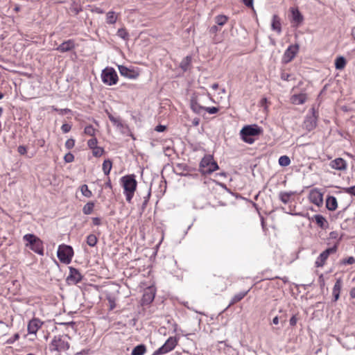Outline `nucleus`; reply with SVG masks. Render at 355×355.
Wrapping results in <instances>:
<instances>
[{
    "label": "nucleus",
    "instance_id": "obj_1",
    "mask_svg": "<svg viewBox=\"0 0 355 355\" xmlns=\"http://www.w3.org/2000/svg\"><path fill=\"white\" fill-rule=\"evenodd\" d=\"M70 337L67 334L55 336L49 345L51 351L59 353L68 350L70 347Z\"/></svg>",
    "mask_w": 355,
    "mask_h": 355
},
{
    "label": "nucleus",
    "instance_id": "obj_2",
    "mask_svg": "<svg viewBox=\"0 0 355 355\" xmlns=\"http://www.w3.org/2000/svg\"><path fill=\"white\" fill-rule=\"evenodd\" d=\"M262 132V129L257 125H248L244 126L241 132L240 135L241 139L248 144H252L254 139L252 137L259 135Z\"/></svg>",
    "mask_w": 355,
    "mask_h": 355
},
{
    "label": "nucleus",
    "instance_id": "obj_3",
    "mask_svg": "<svg viewBox=\"0 0 355 355\" xmlns=\"http://www.w3.org/2000/svg\"><path fill=\"white\" fill-rule=\"evenodd\" d=\"M23 239L27 242V243L26 244V247H28L35 253L40 255H43V243L40 238H38L37 236L33 234H27L24 236Z\"/></svg>",
    "mask_w": 355,
    "mask_h": 355
},
{
    "label": "nucleus",
    "instance_id": "obj_4",
    "mask_svg": "<svg viewBox=\"0 0 355 355\" xmlns=\"http://www.w3.org/2000/svg\"><path fill=\"white\" fill-rule=\"evenodd\" d=\"M218 169V164L211 155L205 156L200 163V171L202 174H211Z\"/></svg>",
    "mask_w": 355,
    "mask_h": 355
},
{
    "label": "nucleus",
    "instance_id": "obj_5",
    "mask_svg": "<svg viewBox=\"0 0 355 355\" xmlns=\"http://www.w3.org/2000/svg\"><path fill=\"white\" fill-rule=\"evenodd\" d=\"M121 183L124 190L126 200L130 202L133 196V174L122 177Z\"/></svg>",
    "mask_w": 355,
    "mask_h": 355
},
{
    "label": "nucleus",
    "instance_id": "obj_6",
    "mask_svg": "<svg viewBox=\"0 0 355 355\" xmlns=\"http://www.w3.org/2000/svg\"><path fill=\"white\" fill-rule=\"evenodd\" d=\"M57 255L61 262L69 263L73 255V248L70 245H60L58 248Z\"/></svg>",
    "mask_w": 355,
    "mask_h": 355
},
{
    "label": "nucleus",
    "instance_id": "obj_7",
    "mask_svg": "<svg viewBox=\"0 0 355 355\" xmlns=\"http://www.w3.org/2000/svg\"><path fill=\"white\" fill-rule=\"evenodd\" d=\"M178 340L176 337H169L165 343L154 352L153 355H162L172 351L178 345Z\"/></svg>",
    "mask_w": 355,
    "mask_h": 355
},
{
    "label": "nucleus",
    "instance_id": "obj_8",
    "mask_svg": "<svg viewBox=\"0 0 355 355\" xmlns=\"http://www.w3.org/2000/svg\"><path fill=\"white\" fill-rule=\"evenodd\" d=\"M102 80L105 84L112 85L116 83L118 76L113 68L107 67L103 70L101 74Z\"/></svg>",
    "mask_w": 355,
    "mask_h": 355
},
{
    "label": "nucleus",
    "instance_id": "obj_9",
    "mask_svg": "<svg viewBox=\"0 0 355 355\" xmlns=\"http://www.w3.org/2000/svg\"><path fill=\"white\" fill-rule=\"evenodd\" d=\"M155 296V288L153 286H148L144 289L143 296L141 298V305H148L154 300Z\"/></svg>",
    "mask_w": 355,
    "mask_h": 355
},
{
    "label": "nucleus",
    "instance_id": "obj_10",
    "mask_svg": "<svg viewBox=\"0 0 355 355\" xmlns=\"http://www.w3.org/2000/svg\"><path fill=\"white\" fill-rule=\"evenodd\" d=\"M299 50L298 44L291 45L285 51L282 60L284 63L290 62L296 55Z\"/></svg>",
    "mask_w": 355,
    "mask_h": 355
},
{
    "label": "nucleus",
    "instance_id": "obj_11",
    "mask_svg": "<svg viewBox=\"0 0 355 355\" xmlns=\"http://www.w3.org/2000/svg\"><path fill=\"white\" fill-rule=\"evenodd\" d=\"M42 324L43 322L38 318H35L31 320L27 327L28 332L31 334H36L37 331Z\"/></svg>",
    "mask_w": 355,
    "mask_h": 355
},
{
    "label": "nucleus",
    "instance_id": "obj_12",
    "mask_svg": "<svg viewBox=\"0 0 355 355\" xmlns=\"http://www.w3.org/2000/svg\"><path fill=\"white\" fill-rule=\"evenodd\" d=\"M329 166L331 168L338 171H345L347 169V162L343 158L338 157L332 160L329 163Z\"/></svg>",
    "mask_w": 355,
    "mask_h": 355
},
{
    "label": "nucleus",
    "instance_id": "obj_13",
    "mask_svg": "<svg viewBox=\"0 0 355 355\" xmlns=\"http://www.w3.org/2000/svg\"><path fill=\"white\" fill-rule=\"evenodd\" d=\"M317 124V118L314 113L306 116L304 121V128L308 131L313 130Z\"/></svg>",
    "mask_w": 355,
    "mask_h": 355
},
{
    "label": "nucleus",
    "instance_id": "obj_14",
    "mask_svg": "<svg viewBox=\"0 0 355 355\" xmlns=\"http://www.w3.org/2000/svg\"><path fill=\"white\" fill-rule=\"evenodd\" d=\"M82 275L80 272L73 268H70V274L68 276L67 280L69 284H77L82 280Z\"/></svg>",
    "mask_w": 355,
    "mask_h": 355
},
{
    "label": "nucleus",
    "instance_id": "obj_15",
    "mask_svg": "<svg viewBox=\"0 0 355 355\" xmlns=\"http://www.w3.org/2000/svg\"><path fill=\"white\" fill-rule=\"evenodd\" d=\"M309 198L311 201L318 206L322 203V194L317 190L311 191L309 194Z\"/></svg>",
    "mask_w": 355,
    "mask_h": 355
},
{
    "label": "nucleus",
    "instance_id": "obj_16",
    "mask_svg": "<svg viewBox=\"0 0 355 355\" xmlns=\"http://www.w3.org/2000/svg\"><path fill=\"white\" fill-rule=\"evenodd\" d=\"M343 285V281L341 278L336 279V282L334 286L332 294L334 297V302H336L340 297V293Z\"/></svg>",
    "mask_w": 355,
    "mask_h": 355
},
{
    "label": "nucleus",
    "instance_id": "obj_17",
    "mask_svg": "<svg viewBox=\"0 0 355 355\" xmlns=\"http://www.w3.org/2000/svg\"><path fill=\"white\" fill-rule=\"evenodd\" d=\"M74 46L75 45L73 41L71 40H69L60 44L58 46L57 50L60 52L64 53L72 50L74 48Z\"/></svg>",
    "mask_w": 355,
    "mask_h": 355
},
{
    "label": "nucleus",
    "instance_id": "obj_18",
    "mask_svg": "<svg viewBox=\"0 0 355 355\" xmlns=\"http://www.w3.org/2000/svg\"><path fill=\"white\" fill-rule=\"evenodd\" d=\"M191 110L196 114H200L202 110H204L205 107L200 105L198 103L197 97H192L190 102Z\"/></svg>",
    "mask_w": 355,
    "mask_h": 355
},
{
    "label": "nucleus",
    "instance_id": "obj_19",
    "mask_svg": "<svg viewBox=\"0 0 355 355\" xmlns=\"http://www.w3.org/2000/svg\"><path fill=\"white\" fill-rule=\"evenodd\" d=\"M271 28L273 31H276L278 34H280L282 32L280 18L277 15H274L272 16Z\"/></svg>",
    "mask_w": 355,
    "mask_h": 355
},
{
    "label": "nucleus",
    "instance_id": "obj_20",
    "mask_svg": "<svg viewBox=\"0 0 355 355\" xmlns=\"http://www.w3.org/2000/svg\"><path fill=\"white\" fill-rule=\"evenodd\" d=\"M291 102L295 105H302L306 101V95L305 94H294L291 96Z\"/></svg>",
    "mask_w": 355,
    "mask_h": 355
},
{
    "label": "nucleus",
    "instance_id": "obj_21",
    "mask_svg": "<svg viewBox=\"0 0 355 355\" xmlns=\"http://www.w3.org/2000/svg\"><path fill=\"white\" fill-rule=\"evenodd\" d=\"M326 207L330 211H334L338 207L337 200L334 196H328L326 200Z\"/></svg>",
    "mask_w": 355,
    "mask_h": 355
},
{
    "label": "nucleus",
    "instance_id": "obj_22",
    "mask_svg": "<svg viewBox=\"0 0 355 355\" xmlns=\"http://www.w3.org/2000/svg\"><path fill=\"white\" fill-rule=\"evenodd\" d=\"M293 21L297 24H300L303 21V16L297 8H291Z\"/></svg>",
    "mask_w": 355,
    "mask_h": 355
},
{
    "label": "nucleus",
    "instance_id": "obj_23",
    "mask_svg": "<svg viewBox=\"0 0 355 355\" xmlns=\"http://www.w3.org/2000/svg\"><path fill=\"white\" fill-rule=\"evenodd\" d=\"M119 70L121 76L128 77V78H132L133 77V71L128 69V67L119 65Z\"/></svg>",
    "mask_w": 355,
    "mask_h": 355
},
{
    "label": "nucleus",
    "instance_id": "obj_24",
    "mask_svg": "<svg viewBox=\"0 0 355 355\" xmlns=\"http://www.w3.org/2000/svg\"><path fill=\"white\" fill-rule=\"evenodd\" d=\"M294 195V192L290 191V192H280L279 194V197L280 200L284 204H287L289 202L291 197Z\"/></svg>",
    "mask_w": 355,
    "mask_h": 355
},
{
    "label": "nucleus",
    "instance_id": "obj_25",
    "mask_svg": "<svg viewBox=\"0 0 355 355\" xmlns=\"http://www.w3.org/2000/svg\"><path fill=\"white\" fill-rule=\"evenodd\" d=\"M248 291H249L240 292L239 293H237L236 295H235L232 297V299L229 304V306L241 301L248 294Z\"/></svg>",
    "mask_w": 355,
    "mask_h": 355
},
{
    "label": "nucleus",
    "instance_id": "obj_26",
    "mask_svg": "<svg viewBox=\"0 0 355 355\" xmlns=\"http://www.w3.org/2000/svg\"><path fill=\"white\" fill-rule=\"evenodd\" d=\"M346 65V60L343 56L338 57L335 60V67L336 69L341 70Z\"/></svg>",
    "mask_w": 355,
    "mask_h": 355
},
{
    "label": "nucleus",
    "instance_id": "obj_27",
    "mask_svg": "<svg viewBox=\"0 0 355 355\" xmlns=\"http://www.w3.org/2000/svg\"><path fill=\"white\" fill-rule=\"evenodd\" d=\"M315 222L316 224L320 227L321 228H324L325 227V224L327 223L325 218L320 215L316 214L313 216Z\"/></svg>",
    "mask_w": 355,
    "mask_h": 355
},
{
    "label": "nucleus",
    "instance_id": "obj_28",
    "mask_svg": "<svg viewBox=\"0 0 355 355\" xmlns=\"http://www.w3.org/2000/svg\"><path fill=\"white\" fill-rule=\"evenodd\" d=\"M112 164L110 159H106L103 163V171L105 175H109L111 169H112Z\"/></svg>",
    "mask_w": 355,
    "mask_h": 355
},
{
    "label": "nucleus",
    "instance_id": "obj_29",
    "mask_svg": "<svg viewBox=\"0 0 355 355\" xmlns=\"http://www.w3.org/2000/svg\"><path fill=\"white\" fill-rule=\"evenodd\" d=\"M327 257L322 252L319 257L317 258V260L315 263L316 267H322L324 266L326 260L327 259Z\"/></svg>",
    "mask_w": 355,
    "mask_h": 355
},
{
    "label": "nucleus",
    "instance_id": "obj_30",
    "mask_svg": "<svg viewBox=\"0 0 355 355\" xmlns=\"http://www.w3.org/2000/svg\"><path fill=\"white\" fill-rule=\"evenodd\" d=\"M94 207V203L93 202H89L87 204H85L83 208V212L86 214H90Z\"/></svg>",
    "mask_w": 355,
    "mask_h": 355
},
{
    "label": "nucleus",
    "instance_id": "obj_31",
    "mask_svg": "<svg viewBox=\"0 0 355 355\" xmlns=\"http://www.w3.org/2000/svg\"><path fill=\"white\" fill-rule=\"evenodd\" d=\"M191 58L190 56H187L184 58L182 61L180 62V67L183 71H187L189 68V66L191 63Z\"/></svg>",
    "mask_w": 355,
    "mask_h": 355
},
{
    "label": "nucleus",
    "instance_id": "obj_32",
    "mask_svg": "<svg viewBox=\"0 0 355 355\" xmlns=\"http://www.w3.org/2000/svg\"><path fill=\"white\" fill-rule=\"evenodd\" d=\"M146 352V345L144 344H140L136 347H135V355H143Z\"/></svg>",
    "mask_w": 355,
    "mask_h": 355
},
{
    "label": "nucleus",
    "instance_id": "obj_33",
    "mask_svg": "<svg viewBox=\"0 0 355 355\" xmlns=\"http://www.w3.org/2000/svg\"><path fill=\"white\" fill-rule=\"evenodd\" d=\"M291 164V159L287 155H282L279 158V164L281 166H287Z\"/></svg>",
    "mask_w": 355,
    "mask_h": 355
},
{
    "label": "nucleus",
    "instance_id": "obj_34",
    "mask_svg": "<svg viewBox=\"0 0 355 355\" xmlns=\"http://www.w3.org/2000/svg\"><path fill=\"white\" fill-rule=\"evenodd\" d=\"M228 18L225 15H218L215 18V21L218 26H223L226 24Z\"/></svg>",
    "mask_w": 355,
    "mask_h": 355
},
{
    "label": "nucleus",
    "instance_id": "obj_35",
    "mask_svg": "<svg viewBox=\"0 0 355 355\" xmlns=\"http://www.w3.org/2000/svg\"><path fill=\"white\" fill-rule=\"evenodd\" d=\"M109 119L112 121L113 125L117 126V127H122V124L121 123V121L119 118L114 116L111 113L107 112Z\"/></svg>",
    "mask_w": 355,
    "mask_h": 355
},
{
    "label": "nucleus",
    "instance_id": "obj_36",
    "mask_svg": "<svg viewBox=\"0 0 355 355\" xmlns=\"http://www.w3.org/2000/svg\"><path fill=\"white\" fill-rule=\"evenodd\" d=\"M96 243H97V238L94 234H91L87 237V243L89 246L94 247L96 245Z\"/></svg>",
    "mask_w": 355,
    "mask_h": 355
},
{
    "label": "nucleus",
    "instance_id": "obj_37",
    "mask_svg": "<svg viewBox=\"0 0 355 355\" xmlns=\"http://www.w3.org/2000/svg\"><path fill=\"white\" fill-rule=\"evenodd\" d=\"M80 191H81L82 194L87 198H90L92 196V193L88 189V187L87 184H83L80 187Z\"/></svg>",
    "mask_w": 355,
    "mask_h": 355
},
{
    "label": "nucleus",
    "instance_id": "obj_38",
    "mask_svg": "<svg viewBox=\"0 0 355 355\" xmlns=\"http://www.w3.org/2000/svg\"><path fill=\"white\" fill-rule=\"evenodd\" d=\"M116 17L114 12H109L107 14V22L109 24H114L116 22Z\"/></svg>",
    "mask_w": 355,
    "mask_h": 355
},
{
    "label": "nucleus",
    "instance_id": "obj_39",
    "mask_svg": "<svg viewBox=\"0 0 355 355\" xmlns=\"http://www.w3.org/2000/svg\"><path fill=\"white\" fill-rule=\"evenodd\" d=\"M107 300H108L109 302L110 310H113L116 307L115 298L112 297L111 295H107Z\"/></svg>",
    "mask_w": 355,
    "mask_h": 355
},
{
    "label": "nucleus",
    "instance_id": "obj_40",
    "mask_svg": "<svg viewBox=\"0 0 355 355\" xmlns=\"http://www.w3.org/2000/svg\"><path fill=\"white\" fill-rule=\"evenodd\" d=\"M84 132L87 135L93 136L95 134V129L92 125H87L85 127Z\"/></svg>",
    "mask_w": 355,
    "mask_h": 355
},
{
    "label": "nucleus",
    "instance_id": "obj_41",
    "mask_svg": "<svg viewBox=\"0 0 355 355\" xmlns=\"http://www.w3.org/2000/svg\"><path fill=\"white\" fill-rule=\"evenodd\" d=\"M337 250V246L335 245L331 248L326 249L322 252L328 257L331 254L336 252Z\"/></svg>",
    "mask_w": 355,
    "mask_h": 355
},
{
    "label": "nucleus",
    "instance_id": "obj_42",
    "mask_svg": "<svg viewBox=\"0 0 355 355\" xmlns=\"http://www.w3.org/2000/svg\"><path fill=\"white\" fill-rule=\"evenodd\" d=\"M103 152H104L103 148L97 146V147L93 148L92 153H93L94 156L100 157L103 155Z\"/></svg>",
    "mask_w": 355,
    "mask_h": 355
},
{
    "label": "nucleus",
    "instance_id": "obj_43",
    "mask_svg": "<svg viewBox=\"0 0 355 355\" xmlns=\"http://www.w3.org/2000/svg\"><path fill=\"white\" fill-rule=\"evenodd\" d=\"M88 146L93 149L96 147H97V139L96 138H92L87 141Z\"/></svg>",
    "mask_w": 355,
    "mask_h": 355
},
{
    "label": "nucleus",
    "instance_id": "obj_44",
    "mask_svg": "<svg viewBox=\"0 0 355 355\" xmlns=\"http://www.w3.org/2000/svg\"><path fill=\"white\" fill-rule=\"evenodd\" d=\"M204 110H206L209 114H216L218 112L219 109L216 107H205V109Z\"/></svg>",
    "mask_w": 355,
    "mask_h": 355
},
{
    "label": "nucleus",
    "instance_id": "obj_45",
    "mask_svg": "<svg viewBox=\"0 0 355 355\" xmlns=\"http://www.w3.org/2000/svg\"><path fill=\"white\" fill-rule=\"evenodd\" d=\"M355 262V259L353 257H349L341 261L343 264H353Z\"/></svg>",
    "mask_w": 355,
    "mask_h": 355
},
{
    "label": "nucleus",
    "instance_id": "obj_46",
    "mask_svg": "<svg viewBox=\"0 0 355 355\" xmlns=\"http://www.w3.org/2000/svg\"><path fill=\"white\" fill-rule=\"evenodd\" d=\"M75 141L73 139H69L65 143V146L67 149H71L74 146Z\"/></svg>",
    "mask_w": 355,
    "mask_h": 355
},
{
    "label": "nucleus",
    "instance_id": "obj_47",
    "mask_svg": "<svg viewBox=\"0 0 355 355\" xmlns=\"http://www.w3.org/2000/svg\"><path fill=\"white\" fill-rule=\"evenodd\" d=\"M19 338V335L18 333H16L12 338H9L7 341V344H12L14 342L17 340Z\"/></svg>",
    "mask_w": 355,
    "mask_h": 355
},
{
    "label": "nucleus",
    "instance_id": "obj_48",
    "mask_svg": "<svg viewBox=\"0 0 355 355\" xmlns=\"http://www.w3.org/2000/svg\"><path fill=\"white\" fill-rule=\"evenodd\" d=\"M73 159H74V156L73 155V154H71L70 153L66 154L64 156V160L67 163H70V162H73Z\"/></svg>",
    "mask_w": 355,
    "mask_h": 355
},
{
    "label": "nucleus",
    "instance_id": "obj_49",
    "mask_svg": "<svg viewBox=\"0 0 355 355\" xmlns=\"http://www.w3.org/2000/svg\"><path fill=\"white\" fill-rule=\"evenodd\" d=\"M71 126L68 123H64L62 125L61 130L63 132L67 133L70 131Z\"/></svg>",
    "mask_w": 355,
    "mask_h": 355
},
{
    "label": "nucleus",
    "instance_id": "obj_50",
    "mask_svg": "<svg viewBox=\"0 0 355 355\" xmlns=\"http://www.w3.org/2000/svg\"><path fill=\"white\" fill-rule=\"evenodd\" d=\"M17 151L20 155H25L27 152V149L24 146H19L17 148Z\"/></svg>",
    "mask_w": 355,
    "mask_h": 355
},
{
    "label": "nucleus",
    "instance_id": "obj_51",
    "mask_svg": "<svg viewBox=\"0 0 355 355\" xmlns=\"http://www.w3.org/2000/svg\"><path fill=\"white\" fill-rule=\"evenodd\" d=\"M291 76V74L288 73H285V72H283L281 74V78L284 80H286V81H289L290 80V77Z\"/></svg>",
    "mask_w": 355,
    "mask_h": 355
},
{
    "label": "nucleus",
    "instance_id": "obj_52",
    "mask_svg": "<svg viewBox=\"0 0 355 355\" xmlns=\"http://www.w3.org/2000/svg\"><path fill=\"white\" fill-rule=\"evenodd\" d=\"M345 191L347 193L355 196V185L353 187L347 188L345 189Z\"/></svg>",
    "mask_w": 355,
    "mask_h": 355
},
{
    "label": "nucleus",
    "instance_id": "obj_53",
    "mask_svg": "<svg viewBox=\"0 0 355 355\" xmlns=\"http://www.w3.org/2000/svg\"><path fill=\"white\" fill-rule=\"evenodd\" d=\"M297 318H296L295 315H293L291 319H290V325L292 326V327H294L296 325V323H297Z\"/></svg>",
    "mask_w": 355,
    "mask_h": 355
},
{
    "label": "nucleus",
    "instance_id": "obj_54",
    "mask_svg": "<svg viewBox=\"0 0 355 355\" xmlns=\"http://www.w3.org/2000/svg\"><path fill=\"white\" fill-rule=\"evenodd\" d=\"M219 31H220V29L218 27V26L214 25L210 28L209 33L211 34H216Z\"/></svg>",
    "mask_w": 355,
    "mask_h": 355
},
{
    "label": "nucleus",
    "instance_id": "obj_55",
    "mask_svg": "<svg viewBox=\"0 0 355 355\" xmlns=\"http://www.w3.org/2000/svg\"><path fill=\"white\" fill-rule=\"evenodd\" d=\"M93 224L94 225H100L101 224V219L98 217H95L92 218Z\"/></svg>",
    "mask_w": 355,
    "mask_h": 355
},
{
    "label": "nucleus",
    "instance_id": "obj_56",
    "mask_svg": "<svg viewBox=\"0 0 355 355\" xmlns=\"http://www.w3.org/2000/svg\"><path fill=\"white\" fill-rule=\"evenodd\" d=\"M155 130L159 132H164L166 130V126L162 125H158L155 127Z\"/></svg>",
    "mask_w": 355,
    "mask_h": 355
},
{
    "label": "nucleus",
    "instance_id": "obj_57",
    "mask_svg": "<svg viewBox=\"0 0 355 355\" xmlns=\"http://www.w3.org/2000/svg\"><path fill=\"white\" fill-rule=\"evenodd\" d=\"M242 1L247 7L251 8L253 6V0H242Z\"/></svg>",
    "mask_w": 355,
    "mask_h": 355
},
{
    "label": "nucleus",
    "instance_id": "obj_58",
    "mask_svg": "<svg viewBox=\"0 0 355 355\" xmlns=\"http://www.w3.org/2000/svg\"><path fill=\"white\" fill-rule=\"evenodd\" d=\"M81 10L82 9L78 7H73L71 8V12H73L75 15H77Z\"/></svg>",
    "mask_w": 355,
    "mask_h": 355
},
{
    "label": "nucleus",
    "instance_id": "obj_59",
    "mask_svg": "<svg viewBox=\"0 0 355 355\" xmlns=\"http://www.w3.org/2000/svg\"><path fill=\"white\" fill-rule=\"evenodd\" d=\"M349 295L352 298H355V287L351 289Z\"/></svg>",
    "mask_w": 355,
    "mask_h": 355
},
{
    "label": "nucleus",
    "instance_id": "obj_60",
    "mask_svg": "<svg viewBox=\"0 0 355 355\" xmlns=\"http://www.w3.org/2000/svg\"><path fill=\"white\" fill-rule=\"evenodd\" d=\"M279 318L278 316H275L273 319H272V323L274 324H277L279 323Z\"/></svg>",
    "mask_w": 355,
    "mask_h": 355
},
{
    "label": "nucleus",
    "instance_id": "obj_61",
    "mask_svg": "<svg viewBox=\"0 0 355 355\" xmlns=\"http://www.w3.org/2000/svg\"><path fill=\"white\" fill-rule=\"evenodd\" d=\"M279 319L282 323H285L286 322V315H280Z\"/></svg>",
    "mask_w": 355,
    "mask_h": 355
},
{
    "label": "nucleus",
    "instance_id": "obj_62",
    "mask_svg": "<svg viewBox=\"0 0 355 355\" xmlns=\"http://www.w3.org/2000/svg\"><path fill=\"white\" fill-rule=\"evenodd\" d=\"M150 196V193L149 191L147 192V196H144V202H143V205H145L146 204L147 201H148V198Z\"/></svg>",
    "mask_w": 355,
    "mask_h": 355
},
{
    "label": "nucleus",
    "instance_id": "obj_63",
    "mask_svg": "<svg viewBox=\"0 0 355 355\" xmlns=\"http://www.w3.org/2000/svg\"><path fill=\"white\" fill-rule=\"evenodd\" d=\"M119 35H121L123 38H125V31H123V30H119Z\"/></svg>",
    "mask_w": 355,
    "mask_h": 355
},
{
    "label": "nucleus",
    "instance_id": "obj_64",
    "mask_svg": "<svg viewBox=\"0 0 355 355\" xmlns=\"http://www.w3.org/2000/svg\"><path fill=\"white\" fill-rule=\"evenodd\" d=\"M105 186L109 188H112V184L110 178H108L107 181L105 182Z\"/></svg>",
    "mask_w": 355,
    "mask_h": 355
}]
</instances>
